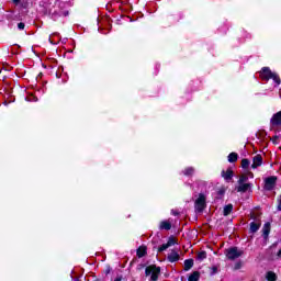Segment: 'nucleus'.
Listing matches in <instances>:
<instances>
[{"label":"nucleus","mask_w":281,"mask_h":281,"mask_svg":"<svg viewBox=\"0 0 281 281\" xmlns=\"http://www.w3.org/2000/svg\"><path fill=\"white\" fill-rule=\"evenodd\" d=\"M266 279L268 281H276L278 280V276L273 271L267 272Z\"/></svg>","instance_id":"nucleus-17"},{"label":"nucleus","mask_w":281,"mask_h":281,"mask_svg":"<svg viewBox=\"0 0 281 281\" xmlns=\"http://www.w3.org/2000/svg\"><path fill=\"white\" fill-rule=\"evenodd\" d=\"M194 267V259L184 260V271H190Z\"/></svg>","instance_id":"nucleus-12"},{"label":"nucleus","mask_w":281,"mask_h":281,"mask_svg":"<svg viewBox=\"0 0 281 281\" xmlns=\"http://www.w3.org/2000/svg\"><path fill=\"white\" fill-rule=\"evenodd\" d=\"M194 207H195V212H203V210H205L206 207V198L205 194L200 193L198 199L195 200L194 203Z\"/></svg>","instance_id":"nucleus-4"},{"label":"nucleus","mask_w":281,"mask_h":281,"mask_svg":"<svg viewBox=\"0 0 281 281\" xmlns=\"http://www.w3.org/2000/svg\"><path fill=\"white\" fill-rule=\"evenodd\" d=\"M48 41H49L50 45H56V43H54V41H52V37H49Z\"/></svg>","instance_id":"nucleus-29"},{"label":"nucleus","mask_w":281,"mask_h":281,"mask_svg":"<svg viewBox=\"0 0 281 281\" xmlns=\"http://www.w3.org/2000/svg\"><path fill=\"white\" fill-rule=\"evenodd\" d=\"M13 1V3H21V0H12Z\"/></svg>","instance_id":"nucleus-30"},{"label":"nucleus","mask_w":281,"mask_h":281,"mask_svg":"<svg viewBox=\"0 0 281 281\" xmlns=\"http://www.w3.org/2000/svg\"><path fill=\"white\" fill-rule=\"evenodd\" d=\"M236 269H240V267H239V266H236Z\"/></svg>","instance_id":"nucleus-35"},{"label":"nucleus","mask_w":281,"mask_h":281,"mask_svg":"<svg viewBox=\"0 0 281 281\" xmlns=\"http://www.w3.org/2000/svg\"><path fill=\"white\" fill-rule=\"evenodd\" d=\"M114 281H122V277H117Z\"/></svg>","instance_id":"nucleus-31"},{"label":"nucleus","mask_w":281,"mask_h":281,"mask_svg":"<svg viewBox=\"0 0 281 281\" xmlns=\"http://www.w3.org/2000/svg\"><path fill=\"white\" fill-rule=\"evenodd\" d=\"M74 281H80L79 279H75Z\"/></svg>","instance_id":"nucleus-36"},{"label":"nucleus","mask_w":281,"mask_h":281,"mask_svg":"<svg viewBox=\"0 0 281 281\" xmlns=\"http://www.w3.org/2000/svg\"><path fill=\"white\" fill-rule=\"evenodd\" d=\"M137 256L138 258H144V256H146V248H138Z\"/></svg>","instance_id":"nucleus-22"},{"label":"nucleus","mask_w":281,"mask_h":281,"mask_svg":"<svg viewBox=\"0 0 281 281\" xmlns=\"http://www.w3.org/2000/svg\"><path fill=\"white\" fill-rule=\"evenodd\" d=\"M260 166H262V156L258 154L252 158L251 168L256 170V168H260Z\"/></svg>","instance_id":"nucleus-6"},{"label":"nucleus","mask_w":281,"mask_h":281,"mask_svg":"<svg viewBox=\"0 0 281 281\" xmlns=\"http://www.w3.org/2000/svg\"><path fill=\"white\" fill-rule=\"evenodd\" d=\"M278 181V177L271 176L265 179V190L271 191L276 188V183Z\"/></svg>","instance_id":"nucleus-5"},{"label":"nucleus","mask_w":281,"mask_h":281,"mask_svg":"<svg viewBox=\"0 0 281 281\" xmlns=\"http://www.w3.org/2000/svg\"><path fill=\"white\" fill-rule=\"evenodd\" d=\"M228 161H229V164H234V162L238 161V154H236V153H231V154L228 155Z\"/></svg>","instance_id":"nucleus-18"},{"label":"nucleus","mask_w":281,"mask_h":281,"mask_svg":"<svg viewBox=\"0 0 281 281\" xmlns=\"http://www.w3.org/2000/svg\"><path fill=\"white\" fill-rule=\"evenodd\" d=\"M233 210H234V205H232V204L225 205L224 211H223L224 216H229V214H232Z\"/></svg>","instance_id":"nucleus-15"},{"label":"nucleus","mask_w":281,"mask_h":281,"mask_svg":"<svg viewBox=\"0 0 281 281\" xmlns=\"http://www.w3.org/2000/svg\"><path fill=\"white\" fill-rule=\"evenodd\" d=\"M260 229V223L259 222H251L250 223V233L256 234Z\"/></svg>","instance_id":"nucleus-14"},{"label":"nucleus","mask_w":281,"mask_h":281,"mask_svg":"<svg viewBox=\"0 0 281 281\" xmlns=\"http://www.w3.org/2000/svg\"><path fill=\"white\" fill-rule=\"evenodd\" d=\"M178 214H179V213L172 211V215H173V216H177Z\"/></svg>","instance_id":"nucleus-32"},{"label":"nucleus","mask_w":281,"mask_h":281,"mask_svg":"<svg viewBox=\"0 0 281 281\" xmlns=\"http://www.w3.org/2000/svg\"><path fill=\"white\" fill-rule=\"evenodd\" d=\"M250 164H251V162L249 161V159L244 158V159L241 160V168H244V169L246 170L247 168H249Z\"/></svg>","instance_id":"nucleus-20"},{"label":"nucleus","mask_w":281,"mask_h":281,"mask_svg":"<svg viewBox=\"0 0 281 281\" xmlns=\"http://www.w3.org/2000/svg\"><path fill=\"white\" fill-rule=\"evenodd\" d=\"M236 190L237 192H247L248 190H251V183H239Z\"/></svg>","instance_id":"nucleus-9"},{"label":"nucleus","mask_w":281,"mask_h":281,"mask_svg":"<svg viewBox=\"0 0 281 281\" xmlns=\"http://www.w3.org/2000/svg\"><path fill=\"white\" fill-rule=\"evenodd\" d=\"M18 29H19V30H25V23L20 22V23L18 24Z\"/></svg>","instance_id":"nucleus-26"},{"label":"nucleus","mask_w":281,"mask_h":281,"mask_svg":"<svg viewBox=\"0 0 281 281\" xmlns=\"http://www.w3.org/2000/svg\"><path fill=\"white\" fill-rule=\"evenodd\" d=\"M249 177H250L251 179H254V173L249 172Z\"/></svg>","instance_id":"nucleus-33"},{"label":"nucleus","mask_w":281,"mask_h":281,"mask_svg":"<svg viewBox=\"0 0 281 281\" xmlns=\"http://www.w3.org/2000/svg\"><path fill=\"white\" fill-rule=\"evenodd\" d=\"M272 126H281V111L273 114L271 119Z\"/></svg>","instance_id":"nucleus-8"},{"label":"nucleus","mask_w":281,"mask_h":281,"mask_svg":"<svg viewBox=\"0 0 281 281\" xmlns=\"http://www.w3.org/2000/svg\"><path fill=\"white\" fill-rule=\"evenodd\" d=\"M201 278V273L199 271H194L188 279V281H199Z\"/></svg>","instance_id":"nucleus-16"},{"label":"nucleus","mask_w":281,"mask_h":281,"mask_svg":"<svg viewBox=\"0 0 281 281\" xmlns=\"http://www.w3.org/2000/svg\"><path fill=\"white\" fill-rule=\"evenodd\" d=\"M183 175H186V177H190V176L194 175V168L188 167L187 169H184Z\"/></svg>","instance_id":"nucleus-19"},{"label":"nucleus","mask_w":281,"mask_h":281,"mask_svg":"<svg viewBox=\"0 0 281 281\" xmlns=\"http://www.w3.org/2000/svg\"><path fill=\"white\" fill-rule=\"evenodd\" d=\"M160 229H166L167 232L172 229V224L168 221L160 222Z\"/></svg>","instance_id":"nucleus-13"},{"label":"nucleus","mask_w":281,"mask_h":281,"mask_svg":"<svg viewBox=\"0 0 281 281\" xmlns=\"http://www.w3.org/2000/svg\"><path fill=\"white\" fill-rule=\"evenodd\" d=\"M172 245H177V239H175V237H170L167 241L168 247H172Z\"/></svg>","instance_id":"nucleus-24"},{"label":"nucleus","mask_w":281,"mask_h":281,"mask_svg":"<svg viewBox=\"0 0 281 281\" xmlns=\"http://www.w3.org/2000/svg\"><path fill=\"white\" fill-rule=\"evenodd\" d=\"M167 258L169 262H177L179 260V252L176 250H171Z\"/></svg>","instance_id":"nucleus-10"},{"label":"nucleus","mask_w":281,"mask_h":281,"mask_svg":"<svg viewBox=\"0 0 281 281\" xmlns=\"http://www.w3.org/2000/svg\"><path fill=\"white\" fill-rule=\"evenodd\" d=\"M278 210H279V212H281V195L278 199Z\"/></svg>","instance_id":"nucleus-28"},{"label":"nucleus","mask_w":281,"mask_h":281,"mask_svg":"<svg viewBox=\"0 0 281 281\" xmlns=\"http://www.w3.org/2000/svg\"><path fill=\"white\" fill-rule=\"evenodd\" d=\"M222 177L226 181H229L232 179V177H234V171H232V169H227L226 171H222Z\"/></svg>","instance_id":"nucleus-11"},{"label":"nucleus","mask_w":281,"mask_h":281,"mask_svg":"<svg viewBox=\"0 0 281 281\" xmlns=\"http://www.w3.org/2000/svg\"><path fill=\"white\" fill-rule=\"evenodd\" d=\"M205 258H207V252H205V251H200V252L198 254V260L203 261V260H205Z\"/></svg>","instance_id":"nucleus-21"},{"label":"nucleus","mask_w":281,"mask_h":281,"mask_svg":"<svg viewBox=\"0 0 281 281\" xmlns=\"http://www.w3.org/2000/svg\"><path fill=\"white\" fill-rule=\"evenodd\" d=\"M249 181V177L243 175L239 177L238 183H247Z\"/></svg>","instance_id":"nucleus-23"},{"label":"nucleus","mask_w":281,"mask_h":281,"mask_svg":"<svg viewBox=\"0 0 281 281\" xmlns=\"http://www.w3.org/2000/svg\"><path fill=\"white\" fill-rule=\"evenodd\" d=\"M269 234H271V224L270 223H266L262 227V236H263V240H269Z\"/></svg>","instance_id":"nucleus-7"},{"label":"nucleus","mask_w":281,"mask_h":281,"mask_svg":"<svg viewBox=\"0 0 281 281\" xmlns=\"http://www.w3.org/2000/svg\"><path fill=\"white\" fill-rule=\"evenodd\" d=\"M215 273H218V268L212 267V276H214Z\"/></svg>","instance_id":"nucleus-27"},{"label":"nucleus","mask_w":281,"mask_h":281,"mask_svg":"<svg viewBox=\"0 0 281 281\" xmlns=\"http://www.w3.org/2000/svg\"><path fill=\"white\" fill-rule=\"evenodd\" d=\"M243 254L244 251L238 249V247H231L225 251V256L228 260H236L237 258H240Z\"/></svg>","instance_id":"nucleus-3"},{"label":"nucleus","mask_w":281,"mask_h":281,"mask_svg":"<svg viewBox=\"0 0 281 281\" xmlns=\"http://www.w3.org/2000/svg\"><path fill=\"white\" fill-rule=\"evenodd\" d=\"M159 273H161V269L157 266H149L145 269V276H150V281H157Z\"/></svg>","instance_id":"nucleus-2"},{"label":"nucleus","mask_w":281,"mask_h":281,"mask_svg":"<svg viewBox=\"0 0 281 281\" xmlns=\"http://www.w3.org/2000/svg\"><path fill=\"white\" fill-rule=\"evenodd\" d=\"M53 36H58V33H53Z\"/></svg>","instance_id":"nucleus-34"},{"label":"nucleus","mask_w":281,"mask_h":281,"mask_svg":"<svg viewBox=\"0 0 281 281\" xmlns=\"http://www.w3.org/2000/svg\"><path fill=\"white\" fill-rule=\"evenodd\" d=\"M169 246L168 244H162L159 248H158V251L161 254V251H166V249H168Z\"/></svg>","instance_id":"nucleus-25"},{"label":"nucleus","mask_w":281,"mask_h":281,"mask_svg":"<svg viewBox=\"0 0 281 281\" xmlns=\"http://www.w3.org/2000/svg\"><path fill=\"white\" fill-rule=\"evenodd\" d=\"M260 78L262 80H273L277 85H280L281 80L278 74L271 71L269 67H263L260 71Z\"/></svg>","instance_id":"nucleus-1"}]
</instances>
